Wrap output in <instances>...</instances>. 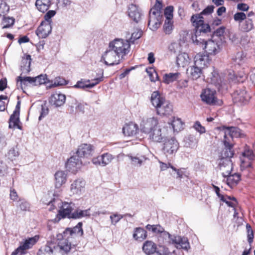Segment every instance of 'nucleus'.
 Instances as JSON below:
<instances>
[{"mask_svg": "<svg viewBox=\"0 0 255 255\" xmlns=\"http://www.w3.org/2000/svg\"><path fill=\"white\" fill-rule=\"evenodd\" d=\"M58 238L57 243L54 237L47 240L45 245L39 250L37 255H54L57 251L62 255L68 254L72 249L70 238L64 237L63 233L58 235Z\"/></svg>", "mask_w": 255, "mask_h": 255, "instance_id": "obj_1", "label": "nucleus"}, {"mask_svg": "<svg viewBox=\"0 0 255 255\" xmlns=\"http://www.w3.org/2000/svg\"><path fill=\"white\" fill-rule=\"evenodd\" d=\"M178 237L179 239L176 242L170 241L164 242L162 243H158V248L157 249L156 253L159 255H183V253L178 250H173L172 252L169 251V247L172 245H173L177 249L181 248L187 250L189 248V243L186 238L180 236Z\"/></svg>", "mask_w": 255, "mask_h": 255, "instance_id": "obj_2", "label": "nucleus"}, {"mask_svg": "<svg viewBox=\"0 0 255 255\" xmlns=\"http://www.w3.org/2000/svg\"><path fill=\"white\" fill-rule=\"evenodd\" d=\"M60 195L59 191L58 193H53V195L54 198L51 200L48 204L49 205L51 206L49 210L51 211L54 210L55 208L58 207L59 208V210H58V214L56 216V217L58 220L65 218L71 219L70 216L72 213V211L74 210L75 207V204L72 202H62L58 198Z\"/></svg>", "mask_w": 255, "mask_h": 255, "instance_id": "obj_3", "label": "nucleus"}, {"mask_svg": "<svg viewBox=\"0 0 255 255\" xmlns=\"http://www.w3.org/2000/svg\"><path fill=\"white\" fill-rule=\"evenodd\" d=\"M214 7L213 5L208 6L200 14H194L192 16L191 21L197 31L199 30L203 32L210 31V27L208 23L204 22L202 15L211 14L214 11Z\"/></svg>", "mask_w": 255, "mask_h": 255, "instance_id": "obj_4", "label": "nucleus"}, {"mask_svg": "<svg viewBox=\"0 0 255 255\" xmlns=\"http://www.w3.org/2000/svg\"><path fill=\"white\" fill-rule=\"evenodd\" d=\"M208 80L221 92L227 91L228 88V81L225 79L223 73H220L216 69H213Z\"/></svg>", "mask_w": 255, "mask_h": 255, "instance_id": "obj_5", "label": "nucleus"}, {"mask_svg": "<svg viewBox=\"0 0 255 255\" xmlns=\"http://www.w3.org/2000/svg\"><path fill=\"white\" fill-rule=\"evenodd\" d=\"M109 43L122 59L130 51V44L128 40L116 39Z\"/></svg>", "mask_w": 255, "mask_h": 255, "instance_id": "obj_6", "label": "nucleus"}, {"mask_svg": "<svg viewBox=\"0 0 255 255\" xmlns=\"http://www.w3.org/2000/svg\"><path fill=\"white\" fill-rule=\"evenodd\" d=\"M122 58L117 53V52L111 47L109 43L107 50L103 53L102 56V60H103L104 63L107 65L113 66L120 63Z\"/></svg>", "mask_w": 255, "mask_h": 255, "instance_id": "obj_7", "label": "nucleus"}, {"mask_svg": "<svg viewBox=\"0 0 255 255\" xmlns=\"http://www.w3.org/2000/svg\"><path fill=\"white\" fill-rule=\"evenodd\" d=\"M200 97L203 102L209 105H221L222 103L217 97L216 91L210 88L203 90Z\"/></svg>", "mask_w": 255, "mask_h": 255, "instance_id": "obj_8", "label": "nucleus"}, {"mask_svg": "<svg viewBox=\"0 0 255 255\" xmlns=\"http://www.w3.org/2000/svg\"><path fill=\"white\" fill-rule=\"evenodd\" d=\"M153 233L157 236L158 243H162L164 242H176L179 240L178 236L170 235L168 232L165 231L164 228L159 225H155Z\"/></svg>", "mask_w": 255, "mask_h": 255, "instance_id": "obj_9", "label": "nucleus"}, {"mask_svg": "<svg viewBox=\"0 0 255 255\" xmlns=\"http://www.w3.org/2000/svg\"><path fill=\"white\" fill-rule=\"evenodd\" d=\"M221 132L224 133V140H228L229 142H232L234 137H243L245 136L243 131L237 127H222L220 128Z\"/></svg>", "mask_w": 255, "mask_h": 255, "instance_id": "obj_10", "label": "nucleus"}, {"mask_svg": "<svg viewBox=\"0 0 255 255\" xmlns=\"http://www.w3.org/2000/svg\"><path fill=\"white\" fill-rule=\"evenodd\" d=\"M158 125V119L154 117H144L140 124V129L142 132L147 134Z\"/></svg>", "mask_w": 255, "mask_h": 255, "instance_id": "obj_11", "label": "nucleus"}, {"mask_svg": "<svg viewBox=\"0 0 255 255\" xmlns=\"http://www.w3.org/2000/svg\"><path fill=\"white\" fill-rule=\"evenodd\" d=\"M86 182L82 178L74 180L70 185V192L71 195L80 196L85 190Z\"/></svg>", "mask_w": 255, "mask_h": 255, "instance_id": "obj_12", "label": "nucleus"}, {"mask_svg": "<svg viewBox=\"0 0 255 255\" xmlns=\"http://www.w3.org/2000/svg\"><path fill=\"white\" fill-rule=\"evenodd\" d=\"M162 15H159L158 12L154 9H150L149 13L148 26L152 31L156 30L161 24Z\"/></svg>", "mask_w": 255, "mask_h": 255, "instance_id": "obj_13", "label": "nucleus"}, {"mask_svg": "<svg viewBox=\"0 0 255 255\" xmlns=\"http://www.w3.org/2000/svg\"><path fill=\"white\" fill-rule=\"evenodd\" d=\"M103 72L100 74V76L93 79L91 81L87 80L85 81L80 80L78 81L77 83L74 86L75 88H80L84 89L85 88H92L98 84L100 82L103 81Z\"/></svg>", "mask_w": 255, "mask_h": 255, "instance_id": "obj_14", "label": "nucleus"}, {"mask_svg": "<svg viewBox=\"0 0 255 255\" xmlns=\"http://www.w3.org/2000/svg\"><path fill=\"white\" fill-rule=\"evenodd\" d=\"M255 155L253 151L246 147L244 151L242 153V156L241 157V167L242 169H245L248 167H252V160L255 158Z\"/></svg>", "mask_w": 255, "mask_h": 255, "instance_id": "obj_15", "label": "nucleus"}, {"mask_svg": "<svg viewBox=\"0 0 255 255\" xmlns=\"http://www.w3.org/2000/svg\"><path fill=\"white\" fill-rule=\"evenodd\" d=\"M222 49L221 42H215L213 40H209L204 44L203 49L205 50L207 55H215Z\"/></svg>", "mask_w": 255, "mask_h": 255, "instance_id": "obj_16", "label": "nucleus"}, {"mask_svg": "<svg viewBox=\"0 0 255 255\" xmlns=\"http://www.w3.org/2000/svg\"><path fill=\"white\" fill-rule=\"evenodd\" d=\"M232 97L234 102L239 105L246 104L250 99V96L245 89L236 90L233 94Z\"/></svg>", "mask_w": 255, "mask_h": 255, "instance_id": "obj_17", "label": "nucleus"}, {"mask_svg": "<svg viewBox=\"0 0 255 255\" xmlns=\"http://www.w3.org/2000/svg\"><path fill=\"white\" fill-rule=\"evenodd\" d=\"M163 141H164L163 150L165 153L172 154L177 151L178 148V143L174 138H168L166 137Z\"/></svg>", "mask_w": 255, "mask_h": 255, "instance_id": "obj_18", "label": "nucleus"}, {"mask_svg": "<svg viewBox=\"0 0 255 255\" xmlns=\"http://www.w3.org/2000/svg\"><path fill=\"white\" fill-rule=\"evenodd\" d=\"M19 113H20V102H18L16 106L15 109L11 115L9 121V128H13L22 129L21 123L19 121Z\"/></svg>", "mask_w": 255, "mask_h": 255, "instance_id": "obj_19", "label": "nucleus"}, {"mask_svg": "<svg viewBox=\"0 0 255 255\" xmlns=\"http://www.w3.org/2000/svg\"><path fill=\"white\" fill-rule=\"evenodd\" d=\"M95 151V147L88 143L81 144L78 146L76 154L79 157L88 158L93 155Z\"/></svg>", "mask_w": 255, "mask_h": 255, "instance_id": "obj_20", "label": "nucleus"}, {"mask_svg": "<svg viewBox=\"0 0 255 255\" xmlns=\"http://www.w3.org/2000/svg\"><path fill=\"white\" fill-rule=\"evenodd\" d=\"M82 162L77 155L71 156L66 163V168L67 170L76 173L81 167Z\"/></svg>", "mask_w": 255, "mask_h": 255, "instance_id": "obj_21", "label": "nucleus"}, {"mask_svg": "<svg viewBox=\"0 0 255 255\" xmlns=\"http://www.w3.org/2000/svg\"><path fill=\"white\" fill-rule=\"evenodd\" d=\"M148 139L154 142H160L166 137L165 134L160 126H157L147 134Z\"/></svg>", "mask_w": 255, "mask_h": 255, "instance_id": "obj_22", "label": "nucleus"}, {"mask_svg": "<svg viewBox=\"0 0 255 255\" xmlns=\"http://www.w3.org/2000/svg\"><path fill=\"white\" fill-rule=\"evenodd\" d=\"M218 166L220 170L222 171L223 176H226L230 174L233 169V163L230 158H220Z\"/></svg>", "mask_w": 255, "mask_h": 255, "instance_id": "obj_23", "label": "nucleus"}, {"mask_svg": "<svg viewBox=\"0 0 255 255\" xmlns=\"http://www.w3.org/2000/svg\"><path fill=\"white\" fill-rule=\"evenodd\" d=\"M114 158L112 154L106 153L93 158L92 161L96 165L104 167L111 163Z\"/></svg>", "mask_w": 255, "mask_h": 255, "instance_id": "obj_24", "label": "nucleus"}, {"mask_svg": "<svg viewBox=\"0 0 255 255\" xmlns=\"http://www.w3.org/2000/svg\"><path fill=\"white\" fill-rule=\"evenodd\" d=\"M82 223L79 222L73 228H66L63 232L64 237L74 238L77 236H82L83 234V231L82 230Z\"/></svg>", "mask_w": 255, "mask_h": 255, "instance_id": "obj_25", "label": "nucleus"}, {"mask_svg": "<svg viewBox=\"0 0 255 255\" xmlns=\"http://www.w3.org/2000/svg\"><path fill=\"white\" fill-rule=\"evenodd\" d=\"M155 111L158 115L168 116L173 113V106L169 101L165 100L155 109Z\"/></svg>", "mask_w": 255, "mask_h": 255, "instance_id": "obj_26", "label": "nucleus"}, {"mask_svg": "<svg viewBox=\"0 0 255 255\" xmlns=\"http://www.w3.org/2000/svg\"><path fill=\"white\" fill-rule=\"evenodd\" d=\"M51 23L43 21L36 30V34L39 38H45L51 33Z\"/></svg>", "mask_w": 255, "mask_h": 255, "instance_id": "obj_27", "label": "nucleus"}, {"mask_svg": "<svg viewBox=\"0 0 255 255\" xmlns=\"http://www.w3.org/2000/svg\"><path fill=\"white\" fill-rule=\"evenodd\" d=\"M55 187L58 189L57 191H55L54 193H58V191H60L61 193L60 188L62 185L64 184L67 181V175L65 171H58L55 175Z\"/></svg>", "mask_w": 255, "mask_h": 255, "instance_id": "obj_28", "label": "nucleus"}, {"mask_svg": "<svg viewBox=\"0 0 255 255\" xmlns=\"http://www.w3.org/2000/svg\"><path fill=\"white\" fill-rule=\"evenodd\" d=\"M128 15L133 21L137 23L141 19V10L138 5L132 3L129 5Z\"/></svg>", "mask_w": 255, "mask_h": 255, "instance_id": "obj_29", "label": "nucleus"}, {"mask_svg": "<svg viewBox=\"0 0 255 255\" xmlns=\"http://www.w3.org/2000/svg\"><path fill=\"white\" fill-rule=\"evenodd\" d=\"M66 100V96L65 95L59 92H55L53 94L49 99L50 104L56 107L62 106Z\"/></svg>", "mask_w": 255, "mask_h": 255, "instance_id": "obj_30", "label": "nucleus"}, {"mask_svg": "<svg viewBox=\"0 0 255 255\" xmlns=\"http://www.w3.org/2000/svg\"><path fill=\"white\" fill-rule=\"evenodd\" d=\"M210 59L207 54L199 53L194 57V64L202 68L207 66L209 64Z\"/></svg>", "mask_w": 255, "mask_h": 255, "instance_id": "obj_31", "label": "nucleus"}, {"mask_svg": "<svg viewBox=\"0 0 255 255\" xmlns=\"http://www.w3.org/2000/svg\"><path fill=\"white\" fill-rule=\"evenodd\" d=\"M138 126L137 124L130 122L126 124L123 128V132L126 136H133L137 133Z\"/></svg>", "mask_w": 255, "mask_h": 255, "instance_id": "obj_32", "label": "nucleus"}, {"mask_svg": "<svg viewBox=\"0 0 255 255\" xmlns=\"http://www.w3.org/2000/svg\"><path fill=\"white\" fill-rule=\"evenodd\" d=\"M165 100V98L158 91L153 92L150 97L151 103L155 109L160 106Z\"/></svg>", "mask_w": 255, "mask_h": 255, "instance_id": "obj_33", "label": "nucleus"}, {"mask_svg": "<svg viewBox=\"0 0 255 255\" xmlns=\"http://www.w3.org/2000/svg\"><path fill=\"white\" fill-rule=\"evenodd\" d=\"M142 251L147 255H151L157 252V245L151 241H145L142 246Z\"/></svg>", "mask_w": 255, "mask_h": 255, "instance_id": "obj_34", "label": "nucleus"}, {"mask_svg": "<svg viewBox=\"0 0 255 255\" xmlns=\"http://www.w3.org/2000/svg\"><path fill=\"white\" fill-rule=\"evenodd\" d=\"M224 144L225 148L223 149L221 152V158H230L233 157L234 152L232 150L233 143L229 142L228 140H224Z\"/></svg>", "mask_w": 255, "mask_h": 255, "instance_id": "obj_35", "label": "nucleus"}, {"mask_svg": "<svg viewBox=\"0 0 255 255\" xmlns=\"http://www.w3.org/2000/svg\"><path fill=\"white\" fill-rule=\"evenodd\" d=\"M247 74L248 72L245 71L240 72L237 74L233 72V74L230 73L228 79L230 82H243L247 79Z\"/></svg>", "mask_w": 255, "mask_h": 255, "instance_id": "obj_36", "label": "nucleus"}, {"mask_svg": "<svg viewBox=\"0 0 255 255\" xmlns=\"http://www.w3.org/2000/svg\"><path fill=\"white\" fill-rule=\"evenodd\" d=\"M147 232L144 229L141 227L134 229L132 237L135 241L142 242L147 238Z\"/></svg>", "mask_w": 255, "mask_h": 255, "instance_id": "obj_37", "label": "nucleus"}, {"mask_svg": "<svg viewBox=\"0 0 255 255\" xmlns=\"http://www.w3.org/2000/svg\"><path fill=\"white\" fill-rule=\"evenodd\" d=\"M39 240V236L35 235L33 237L28 238L23 242L20 243L22 250H25L31 249Z\"/></svg>", "mask_w": 255, "mask_h": 255, "instance_id": "obj_38", "label": "nucleus"}, {"mask_svg": "<svg viewBox=\"0 0 255 255\" xmlns=\"http://www.w3.org/2000/svg\"><path fill=\"white\" fill-rule=\"evenodd\" d=\"M254 24L251 18H247L239 24L240 30L243 32H249L254 29Z\"/></svg>", "mask_w": 255, "mask_h": 255, "instance_id": "obj_39", "label": "nucleus"}, {"mask_svg": "<svg viewBox=\"0 0 255 255\" xmlns=\"http://www.w3.org/2000/svg\"><path fill=\"white\" fill-rule=\"evenodd\" d=\"M132 165L140 167L146 161L147 158L143 155L136 154V155H128Z\"/></svg>", "mask_w": 255, "mask_h": 255, "instance_id": "obj_40", "label": "nucleus"}, {"mask_svg": "<svg viewBox=\"0 0 255 255\" xmlns=\"http://www.w3.org/2000/svg\"><path fill=\"white\" fill-rule=\"evenodd\" d=\"M226 182L227 185L231 188L235 187L241 180V175L239 173H234L233 174H228L226 176Z\"/></svg>", "mask_w": 255, "mask_h": 255, "instance_id": "obj_41", "label": "nucleus"}, {"mask_svg": "<svg viewBox=\"0 0 255 255\" xmlns=\"http://www.w3.org/2000/svg\"><path fill=\"white\" fill-rule=\"evenodd\" d=\"M169 124L172 126L174 131L179 132L184 128V123L178 117H173Z\"/></svg>", "mask_w": 255, "mask_h": 255, "instance_id": "obj_42", "label": "nucleus"}, {"mask_svg": "<svg viewBox=\"0 0 255 255\" xmlns=\"http://www.w3.org/2000/svg\"><path fill=\"white\" fill-rule=\"evenodd\" d=\"M31 56L26 55L22 58L21 64V70L23 73H28L30 71Z\"/></svg>", "mask_w": 255, "mask_h": 255, "instance_id": "obj_43", "label": "nucleus"}, {"mask_svg": "<svg viewBox=\"0 0 255 255\" xmlns=\"http://www.w3.org/2000/svg\"><path fill=\"white\" fill-rule=\"evenodd\" d=\"M51 4V0H36L35 5L37 9L42 12L47 11Z\"/></svg>", "mask_w": 255, "mask_h": 255, "instance_id": "obj_44", "label": "nucleus"}, {"mask_svg": "<svg viewBox=\"0 0 255 255\" xmlns=\"http://www.w3.org/2000/svg\"><path fill=\"white\" fill-rule=\"evenodd\" d=\"M17 83L20 82L21 88L23 85L27 86L28 85L35 86V80L34 77L18 76L17 78Z\"/></svg>", "mask_w": 255, "mask_h": 255, "instance_id": "obj_45", "label": "nucleus"}, {"mask_svg": "<svg viewBox=\"0 0 255 255\" xmlns=\"http://www.w3.org/2000/svg\"><path fill=\"white\" fill-rule=\"evenodd\" d=\"M180 76V73H169L163 75V82L169 84L179 79Z\"/></svg>", "mask_w": 255, "mask_h": 255, "instance_id": "obj_46", "label": "nucleus"}, {"mask_svg": "<svg viewBox=\"0 0 255 255\" xmlns=\"http://www.w3.org/2000/svg\"><path fill=\"white\" fill-rule=\"evenodd\" d=\"M189 58L186 53H181L176 58V63L179 66L184 67L189 63Z\"/></svg>", "mask_w": 255, "mask_h": 255, "instance_id": "obj_47", "label": "nucleus"}, {"mask_svg": "<svg viewBox=\"0 0 255 255\" xmlns=\"http://www.w3.org/2000/svg\"><path fill=\"white\" fill-rule=\"evenodd\" d=\"M90 209H86L82 210L80 209H77L74 211L71 214V219H80L83 217L89 216L90 215Z\"/></svg>", "mask_w": 255, "mask_h": 255, "instance_id": "obj_48", "label": "nucleus"}, {"mask_svg": "<svg viewBox=\"0 0 255 255\" xmlns=\"http://www.w3.org/2000/svg\"><path fill=\"white\" fill-rule=\"evenodd\" d=\"M201 69L202 68L194 65V66L190 67L187 70V71L190 74V77L192 79L195 80L200 77L201 74Z\"/></svg>", "mask_w": 255, "mask_h": 255, "instance_id": "obj_49", "label": "nucleus"}, {"mask_svg": "<svg viewBox=\"0 0 255 255\" xmlns=\"http://www.w3.org/2000/svg\"><path fill=\"white\" fill-rule=\"evenodd\" d=\"M233 60L239 65H243L247 61V54L243 51L239 52L233 58Z\"/></svg>", "mask_w": 255, "mask_h": 255, "instance_id": "obj_50", "label": "nucleus"}, {"mask_svg": "<svg viewBox=\"0 0 255 255\" xmlns=\"http://www.w3.org/2000/svg\"><path fill=\"white\" fill-rule=\"evenodd\" d=\"M15 19L12 17L3 16L0 23L2 29L11 27L14 23Z\"/></svg>", "mask_w": 255, "mask_h": 255, "instance_id": "obj_51", "label": "nucleus"}, {"mask_svg": "<svg viewBox=\"0 0 255 255\" xmlns=\"http://www.w3.org/2000/svg\"><path fill=\"white\" fill-rule=\"evenodd\" d=\"M220 200L226 203V204L229 207H234L237 204V200L234 197L224 196L223 197H222V198Z\"/></svg>", "mask_w": 255, "mask_h": 255, "instance_id": "obj_52", "label": "nucleus"}, {"mask_svg": "<svg viewBox=\"0 0 255 255\" xmlns=\"http://www.w3.org/2000/svg\"><path fill=\"white\" fill-rule=\"evenodd\" d=\"M19 153L17 146L11 147L8 151L7 156L10 160H15L19 156Z\"/></svg>", "mask_w": 255, "mask_h": 255, "instance_id": "obj_53", "label": "nucleus"}, {"mask_svg": "<svg viewBox=\"0 0 255 255\" xmlns=\"http://www.w3.org/2000/svg\"><path fill=\"white\" fill-rule=\"evenodd\" d=\"M9 10V6L4 0H0V16L5 15Z\"/></svg>", "mask_w": 255, "mask_h": 255, "instance_id": "obj_54", "label": "nucleus"}, {"mask_svg": "<svg viewBox=\"0 0 255 255\" xmlns=\"http://www.w3.org/2000/svg\"><path fill=\"white\" fill-rule=\"evenodd\" d=\"M195 29V37L193 36L192 37L193 41L195 44L201 46V47L203 49L204 44L206 42V41H205L204 39H202L201 37H198L197 36V34L198 33V32L201 33L202 32V31H200L199 30L197 31V29ZM203 33H205L206 32H203Z\"/></svg>", "mask_w": 255, "mask_h": 255, "instance_id": "obj_55", "label": "nucleus"}, {"mask_svg": "<svg viewBox=\"0 0 255 255\" xmlns=\"http://www.w3.org/2000/svg\"><path fill=\"white\" fill-rule=\"evenodd\" d=\"M18 201L16 206L20 208L21 211H27L29 210L30 204L28 202L23 199H19Z\"/></svg>", "mask_w": 255, "mask_h": 255, "instance_id": "obj_56", "label": "nucleus"}, {"mask_svg": "<svg viewBox=\"0 0 255 255\" xmlns=\"http://www.w3.org/2000/svg\"><path fill=\"white\" fill-rule=\"evenodd\" d=\"M173 21L172 20H165L163 25V30L166 34H169L172 32L173 30Z\"/></svg>", "mask_w": 255, "mask_h": 255, "instance_id": "obj_57", "label": "nucleus"}, {"mask_svg": "<svg viewBox=\"0 0 255 255\" xmlns=\"http://www.w3.org/2000/svg\"><path fill=\"white\" fill-rule=\"evenodd\" d=\"M35 80V86L44 84L47 81V76L46 75H40L34 77Z\"/></svg>", "mask_w": 255, "mask_h": 255, "instance_id": "obj_58", "label": "nucleus"}, {"mask_svg": "<svg viewBox=\"0 0 255 255\" xmlns=\"http://www.w3.org/2000/svg\"><path fill=\"white\" fill-rule=\"evenodd\" d=\"M234 20L239 22L240 24L242 21H244L247 18L246 14L243 12H238L236 13L234 15Z\"/></svg>", "mask_w": 255, "mask_h": 255, "instance_id": "obj_59", "label": "nucleus"}, {"mask_svg": "<svg viewBox=\"0 0 255 255\" xmlns=\"http://www.w3.org/2000/svg\"><path fill=\"white\" fill-rule=\"evenodd\" d=\"M168 49L171 52L175 54L180 51L181 46L179 43L174 42L169 46Z\"/></svg>", "mask_w": 255, "mask_h": 255, "instance_id": "obj_60", "label": "nucleus"}, {"mask_svg": "<svg viewBox=\"0 0 255 255\" xmlns=\"http://www.w3.org/2000/svg\"><path fill=\"white\" fill-rule=\"evenodd\" d=\"M164 15L166 17L165 20H172L173 18V7L168 6L164 10Z\"/></svg>", "mask_w": 255, "mask_h": 255, "instance_id": "obj_61", "label": "nucleus"}, {"mask_svg": "<svg viewBox=\"0 0 255 255\" xmlns=\"http://www.w3.org/2000/svg\"><path fill=\"white\" fill-rule=\"evenodd\" d=\"M141 35L142 31L141 30H136V31L133 32L131 34V37L128 40L129 43H133L135 40L139 38L141 36Z\"/></svg>", "mask_w": 255, "mask_h": 255, "instance_id": "obj_62", "label": "nucleus"}, {"mask_svg": "<svg viewBox=\"0 0 255 255\" xmlns=\"http://www.w3.org/2000/svg\"><path fill=\"white\" fill-rule=\"evenodd\" d=\"M149 76L150 81L155 82L158 80V76L157 72L153 69H150V71H147Z\"/></svg>", "mask_w": 255, "mask_h": 255, "instance_id": "obj_63", "label": "nucleus"}, {"mask_svg": "<svg viewBox=\"0 0 255 255\" xmlns=\"http://www.w3.org/2000/svg\"><path fill=\"white\" fill-rule=\"evenodd\" d=\"M228 37L232 42L234 43H237L239 42L237 34L232 31H228Z\"/></svg>", "mask_w": 255, "mask_h": 255, "instance_id": "obj_64", "label": "nucleus"}]
</instances>
